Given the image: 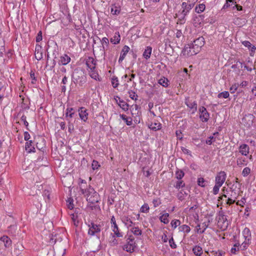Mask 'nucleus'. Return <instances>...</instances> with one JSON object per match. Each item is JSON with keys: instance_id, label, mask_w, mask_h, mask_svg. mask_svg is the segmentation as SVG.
Masks as SVG:
<instances>
[{"instance_id": "ea45409f", "label": "nucleus", "mask_w": 256, "mask_h": 256, "mask_svg": "<svg viewBox=\"0 0 256 256\" xmlns=\"http://www.w3.org/2000/svg\"><path fill=\"white\" fill-rule=\"evenodd\" d=\"M184 176V173L181 170H178L176 172V178L178 179V180H181Z\"/></svg>"}, {"instance_id": "1a4fd4ad", "label": "nucleus", "mask_w": 256, "mask_h": 256, "mask_svg": "<svg viewBox=\"0 0 256 256\" xmlns=\"http://www.w3.org/2000/svg\"><path fill=\"white\" fill-rule=\"evenodd\" d=\"M226 173L224 171H220L217 174L216 176V184L222 186L226 180Z\"/></svg>"}, {"instance_id": "2f4dec72", "label": "nucleus", "mask_w": 256, "mask_h": 256, "mask_svg": "<svg viewBox=\"0 0 256 256\" xmlns=\"http://www.w3.org/2000/svg\"><path fill=\"white\" fill-rule=\"evenodd\" d=\"M32 140H30L28 142H26V150L28 152H34L35 148L32 146Z\"/></svg>"}, {"instance_id": "f03ea898", "label": "nucleus", "mask_w": 256, "mask_h": 256, "mask_svg": "<svg viewBox=\"0 0 256 256\" xmlns=\"http://www.w3.org/2000/svg\"><path fill=\"white\" fill-rule=\"evenodd\" d=\"M126 243L123 246V250L129 252H132L136 246L134 238L132 235L126 236Z\"/></svg>"}, {"instance_id": "864d4df0", "label": "nucleus", "mask_w": 256, "mask_h": 256, "mask_svg": "<svg viewBox=\"0 0 256 256\" xmlns=\"http://www.w3.org/2000/svg\"><path fill=\"white\" fill-rule=\"evenodd\" d=\"M171 225L174 228H176L178 226H180V220H172L171 222Z\"/></svg>"}, {"instance_id": "7c9ffc66", "label": "nucleus", "mask_w": 256, "mask_h": 256, "mask_svg": "<svg viewBox=\"0 0 256 256\" xmlns=\"http://www.w3.org/2000/svg\"><path fill=\"white\" fill-rule=\"evenodd\" d=\"M130 231L135 236H140L142 234V230L137 226H134L130 228Z\"/></svg>"}, {"instance_id": "de8ad7c7", "label": "nucleus", "mask_w": 256, "mask_h": 256, "mask_svg": "<svg viewBox=\"0 0 256 256\" xmlns=\"http://www.w3.org/2000/svg\"><path fill=\"white\" fill-rule=\"evenodd\" d=\"M149 209H150V208H149L148 204H144L140 208V212H142L147 213L148 212Z\"/></svg>"}, {"instance_id": "a18cd8bd", "label": "nucleus", "mask_w": 256, "mask_h": 256, "mask_svg": "<svg viewBox=\"0 0 256 256\" xmlns=\"http://www.w3.org/2000/svg\"><path fill=\"white\" fill-rule=\"evenodd\" d=\"M198 184L201 187H205L206 186V181L203 178H199L198 179Z\"/></svg>"}, {"instance_id": "052dcab7", "label": "nucleus", "mask_w": 256, "mask_h": 256, "mask_svg": "<svg viewBox=\"0 0 256 256\" xmlns=\"http://www.w3.org/2000/svg\"><path fill=\"white\" fill-rule=\"evenodd\" d=\"M208 224H207L206 222H203L202 224V227L203 229L202 231H200V234H202L204 232L205 230L206 229V228L208 227Z\"/></svg>"}, {"instance_id": "412c9836", "label": "nucleus", "mask_w": 256, "mask_h": 256, "mask_svg": "<svg viewBox=\"0 0 256 256\" xmlns=\"http://www.w3.org/2000/svg\"><path fill=\"white\" fill-rule=\"evenodd\" d=\"M240 152L244 156H247L249 152V146L246 144H243L240 146Z\"/></svg>"}, {"instance_id": "c9c22d12", "label": "nucleus", "mask_w": 256, "mask_h": 256, "mask_svg": "<svg viewBox=\"0 0 256 256\" xmlns=\"http://www.w3.org/2000/svg\"><path fill=\"white\" fill-rule=\"evenodd\" d=\"M179 232L188 233L190 230V228L189 226L186 224H183L178 228Z\"/></svg>"}, {"instance_id": "e433bc0d", "label": "nucleus", "mask_w": 256, "mask_h": 256, "mask_svg": "<svg viewBox=\"0 0 256 256\" xmlns=\"http://www.w3.org/2000/svg\"><path fill=\"white\" fill-rule=\"evenodd\" d=\"M120 117L126 122L128 126L132 124V119L130 118H127L124 114H120Z\"/></svg>"}, {"instance_id": "a19ab883", "label": "nucleus", "mask_w": 256, "mask_h": 256, "mask_svg": "<svg viewBox=\"0 0 256 256\" xmlns=\"http://www.w3.org/2000/svg\"><path fill=\"white\" fill-rule=\"evenodd\" d=\"M188 195V193L186 192H183V190H181L179 193H178L177 196L179 200L182 201L184 199L185 196Z\"/></svg>"}, {"instance_id": "cd10ccee", "label": "nucleus", "mask_w": 256, "mask_h": 256, "mask_svg": "<svg viewBox=\"0 0 256 256\" xmlns=\"http://www.w3.org/2000/svg\"><path fill=\"white\" fill-rule=\"evenodd\" d=\"M148 127L150 130L156 131L161 128L162 125L160 122H154L152 123Z\"/></svg>"}, {"instance_id": "f704fd0d", "label": "nucleus", "mask_w": 256, "mask_h": 256, "mask_svg": "<svg viewBox=\"0 0 256 256\" xmlns=\"http://www.w3.org/2000/svg\"><path fill=\"white\" fill-rule=\"evenodd\" d=\"M120 7L116 5H112L111 6L110 12L114 15H117L120 14Z\"/></svg>"}, {"instance_id": "49530a36", "label": "nucleus", "mask_w": 256, "mask_h": 256, "mask_svg": "<svg viewBox=\"0 0 256 256\" xmlns=\"http://www.w3.org/2000/svg\"><path fill=\"white\" fill-rule=\"evenodd\" d=\"M186 15H184L183 14H182V12H180V14L179 15V17L178 20V24H183L185 22V16Z\"/></svg>"}, {"instance_id": "7ed1b4c3", "label": "nucleus", "mask_w": 256, "mask_h": 256, "mask_svg": "<svg viewBox=\"0 0 256 256\" xmlns=\"http://www.w3.org/2000/svg\"><path fill=\"white\" fill-rule=\"evenodd\" d=\"M72 78L74 84L79 83L80 84H82L86 82L84 72L82 70L78 69L74 70Z\"/></svg>"}, {"instance_id": "79ce46f5", "label": "nucleus", "mask_w": 256, "mask_h": 256, "mask_svg": "<svg viewBox=\"0 0 256 256\" xmlns=\"http://www.w3.org/2000/svg\"><path fill=\"white\" fill-rule=\"evenodd\" d=\"M206 8V6L204 4H200L198 6H196L195 10L197 13H201Z\"/></svg>"}, {"instance_id": "5fc2aeb1", "label": "nucleus", "mask_w": 256, "mask_h": 256, "mask_svg": "<svg viewBox=\"0 0 256 256\" xmlns=\"http://www.w3.org/2000/svg\"><path fill=\"white\" fill-rule=\"evenodd\" d=\"M102 44V49L104 50H105V47L104 46V44H105L106 46H108V38L104 37L102 38L101 40Z\"/></svg>"}, {"instance_id": "aec40b11", "label": "nucleus", "mask_w": 256, "mask_h": 256, "mask_svg": "<svg viewBox=\"0 0 256 256\" xmlns=\"http://www.w3.org/2000/svg\"><path fill=\"white\" fill-rule=\"evenodd\" d=\"M42 47L39 44H36V46L35 51V58H36L40 60L42 58V52H41Z\"/></svg>"}, {"instance_id": "9b49d317", "label": "nucleus", "mask_w": 256, "mask_h": 256, "mask_svg": "<svg viewBox=\"0 0 256 256\" xmlns=\"http://www.w3.org/2000/svg\"><path fill=\"white\" fill-rule=\"evenodd\" d=\"M204 38L203 37H200L194 40L191 44L194 47V48L196 49V50H198L199 52L201 48L204 45Z\"/></svg>"}, {"instance_id": "680f3d73", "label": "nucleus", "mask_w": 256, "mask_h": 256, "mask_svg": "<svg viewBox=\"0 0 256 256\" xmlns=\"http://www.w3.org/2000/svg\"><path fill=\"white\" fill-rule=\"evenodd\" d=\"M26 116H25L24 115H22V116H21V118H20V120L24 122V126L28 128V122L26 121Z\"/></svg>"}, {"instance_id": "39448f33", "label": "nucleus", "mask_w": 256, "mask_h": 256, "mask_svg": "<svg viewBox=\"0 0 256 256\" xmlns=\"http://www.w3.org/2000/svg\"><path fill=\"white\" fill-rule=\"evenodd\" d=\"M110 223L112 224V232L117 238H121L123 236V234L120 232L118 226L117 225L114 216H113L110 219Z\"/></svg>"}, {"instance_id": "9d476101", "label": "nucleus", "mask_w": 256, "mask_h": 256, "mask_svg": "<svg viewBox=\"0 0 256 256\" xmlns=\"http://www.w3.org/2000/svg\"><path fill=\"white\" fill-rule=\"evenodd\" d=\"M194 4L191 3L190 1L188 2H183L182 4V14L184 15H186L190 12V10L193 8Z\"/></svg>"}, {"instance_id": "2eb2a0df", "label": "nucleus", "mask_w": 256, "mask_h": 256, "mask_svg": "<svg viewBox=\"0 0 256 256\" xmlns=\"http://www.w3.org/2000/svg\"><path fill=\"white\" fill-rule=\"evenodd\" d=\"M86 110L83 107L78 109V114L80 119L84 122H86L88 118V113Z\"/></svg>"}, {"instance_id": "58836bf2", "label": "nucleus", "mask_w": 256, "mask_h": 256, "mask_svg": "<svg viewBox=\"0 0 256 256\" xmlns=\"http://www.w3.org/2000/svg\"><path fill=\"white\" fill-rule=\"evenodd\" d=\"M174 186L176 189H180V188H184L185 186V183L182 180H178L176 182V184L174 185Z\"/></svg>"}, {"instance_id": "4c0bfd02", "label": "nucleus", "mask_w": 256, "mask_h": 256, "mask_svg": "<svg viewBox=\"0 0 256 256\" xmlns=\"http://www.w3.org/2000/svg\"><path fill=\"white\" fill-rule=\"evenodd\" d=\"M158 84L166 88L168 86V80L166 78H161L158 80Z\"/></svg>"}, {"instance_id": "37998d69", "label": "nucleus", "mask_w": 256, "mask_h": 256, "mask_svg": "<svg viewBox=\"0 0 256 256\" xmlns=\"http://www.w3.org/2000/svg\"><path fill=\"white\" fill-rule=\"evenodd\" d=\"M235 2L232 0H226V3L224 4L223 8H226L228 7H231L232 9L233 6H234Z\"/></svg>"}, {"instance_id": "473e14b6", "label": "nucleus", "mask_w": 256, "mask_h": 256, "mask_svg": "<svg viewBox=\"0 0 256 256\" xmlns=\"http://www.w3.org/2000/svg\"><path fill=\"white\" fill-rule=\"evenodd\" d=\"M238 196V194H236V192H232V191H227L226 194H224V198H228L230 197V198H233L234 199H236L237 198V196Z\"/></svg>"}, {"instance_id": "c03bdc74", "label": "nucleus", "mask_w": 256, "mask_h": 256, "mask_svg": "<svg viewBox=\"0 0 256 256\" xmlns=\"http://www.w3.org/2000/svg\"><path fill=\"white\" fill-rule=\"evenodd\" d=\"M120 36L118 34L117 36L115 35L112 38L110 39V42L114 44H118L120 42Z\"/></svg>"}, {"instance_id": "393cba45", "label": "nucleus", "mask_w": 256, "mask_h": 256, "mask_svg": "<svg viewBox=\"0 0 256 256\" xmlns=\"http://www.w3.org/2000/svg\"><path fill=\"white\" fill-rule=\"evenodd\" d=\"M236 164L238 166L242 167L247 165L248 160L245 158L240 157L237 159Z\"/></svg>"}, {"instance_id": "5701e85b", "label": "nucleus", "mask_w": 256, "mask_h": 256, "mask_svg": "<svg viewBox=\"0 0 256 256\" xmlns=\"http://www.w3.org/2000/svg\"><path fill=\"white\" fill-rule=\"evenodd\" d=\"M242 234L245 238V241L249 242L251 238V232L250 229L248 228H244L242 231Z\"/></svg>"}, {"instance_id": "c756f323", "label": "nucleus", "mask_w": 256, "mask_h": 256, "mask_svg": "<svg viewBox=\"0 0 256 256\" xmlns=\"http://www.w3.org/2000/svg\"><path fill=\"white\" fill-rule=\"evenodd\" d=\"M118 99L120 100L118 106L124 110L127 111L128 110V104L124 100H120V98H118Z\"/></svg>"}, {"instance_id": "6e6d98bb", "label": "nucleus", "mask_w": 256, "mask_h": 256, "mask_svg": "<svg viewBox=\"0 0 256 256\" xmlns=\"http://www.w3.org/2000/svg\"><path fill=\"white\" fill-rule=\"evenodd\" d=\"M221 186H221L216 184L215 186H214V187L213 188V190H212L213 194L215 195L217 194L218 193L220 188Z\"/></svg>"}, {"instance_id": "b1692460", "label": "nucleus", "mask_w": 256, "mask_h": 256, "mask_svg": "<svg viewBox=\"0 0 256 256\" xmlns=\"http://www.w3.org/2000/svg\"><path fill=\"white\" fill-rule=\"evenodd\" d=\"M0 240L4 244V246L6 248L9 247L11 245L12 240L8 236H4L0 238Z\"/></svg>"}, {"instance_id": "4d7b16f0", "label": "nucleus", "mask_w": 256, "mask_h": 256, "mask_svg": "<svg viewBox=\"0 0 256 256\" xmlns=\"http://www.w3.org/2000/svg\"><path fill=\"white\" fill-rule=\"evenodd\" d=\"M238 84H234L230 88V90L231 93H234L238 89Z\"/></svg>"}, {"instance_id": "ddd939ff", "label": "nucleus", "mask_w": 256, "mask_h": 256, "mask_svg": "<svg viewBox=\"0 0 256 256\" xmlns=\"http://www.w3.org/2000/svg\"><path fill=\"white\" fill-rule=\"evenodd\" d=\"M52 48V55L54 56V58H57V55L58 54V47L56 42H52L50 43V44H48L46 48V51L51 50V49Z\"/></svg>"}, {"instance_id": "e2e57ef3", "label": "nucleus", "mask_w": 256, "mask_h": 256, "mask_svg": "<svg viewBox=\"0 0 256 256\" xmlns=\"http://www.w3.org/2000/svg\"><path fill=\"white\" fill-rule=\"evenodd\" d=\"M236 202V199H234L233 198H230V197L228 198V199L226 200V203L230 205L232 204H234Z\"/></svg>"}, {"instance_id": "f8f14e48", "label": "nucleus", "mask_w": 256, "mask_h": 256, "mask_svg": "<svg viewBox=\"0 0 256 256\" xmlns=\"http://www.w3.org/2000/svg\"><path fill=\"white\" fill-rule=\"evenodd\" d=\"M138 108H139L138 105L136 104L131 110L132 114L134 118V122L136 124H139L140 122V117L138 116Z\"/></svg>"}, {"instance_id": "dca6fc26", "label": "nucleus", "mask_w": 256, "mask_h": 256, "mask_svg": "<svg viewBox=\"0 0 256 256\" xmlns=\"http://www.w3.org/2000/svg\"><path fill=\"white\" fill-rule=\"evenodd\" d=\"M65 115L66 120L70 119V118H74L77 116L74 109L72 108H68L66 109Z\"/></svg>"}, {"instance_id": "bf43d9fd", "label": "nucleus", "mask_w": 256, "mask_h": 256, "mask_svg": "<svg viewBox=\"0 0 256 256\" xmlns=\"http://www.w3.org/2000/svg\"><path fill=\"white\" fill-rule=\"evenodd\" d=\"M169 244H170V246L172 248H176V245L175 244L174 238H170L169 240Z\"/></svg>"}, {"instance_id": "20e7f679", "label": "nucleus", "mask_w": 256, "mask_h": 256, "mask_svg": "<svg viewBox=\"0 0 256 256\" xmlns=\"http://www.w3.org/2000/svg\"><path fill=\"white\" fill-rule=\"evenodd\" d=\"M194 46L190 44L185 46L183 48L182 54L188 57L192 56L195 55L198 52V50H196V49H194Z\"/></svg>"}, {"instance_id": "f257e3e1", "label": "nucleus", "mask_w": 256, "mask_h": 256, "mask_svg": "<svg viewBox=\"0 0 256 256\" xmlns=\"http://www.w3.org/2000/svg\"><path fill=\"white\" fill-rule=\"evenodd\" d=\"M80 190L82 193L86 197V200L88 204H96L100 200L98 194L90 185L88 188H85L82 184L80 185Z\"/></svg>"}, {"instance_id": "423d86ee", "label": "nucleus", "mask_w": 256, "mask_h": 256, "mask_svg": "<svg viewBox=\"0 0 256 256\" xmlns=\"http://www.w3.org/2000/svg\"><path fill=\"white\" fill-rule=\"evenodd\" d=\"M200 118L202 122H207L210 118V114L204 106H200L198 109Z\"/></svg>"}, {"instance_id": "774afa93", "label": "nucleus", "mask_w": 256, "mask_h": 256, "mask_svg": "<svg viewBox=\"0 0 256 256\" xmlns=\"http://www.w3.org/2000/svg\"><path fill=\"white\" fill-rule=\"evenodd\" d=\"M234 8H236L237 10L240 11L242 10V7L241 6L238 5L236 4V2H235L234 6H233L232 10H234Z\"/></svg>"}, {"instance_id": "c85d7f7f", "label": "nucleus", "mask_w": 256, "mask_h": 256, "mask_svg": "<svg viewBox=\"0 0 256 256\" xmlns=\"http://www.w3.org/2000/svg\"><path fill=\"white\" fill-rule=\"evenodd\" d=\"M123 222L124 223L125 225H126L128 228L132 227L135 225V224L134 223L130 218L128 216H126L124 218Z\"/></svg>"}, {"instance_id": "6ab92c4d", "label": "nucleus", "mask_w": 256, "mask_h": 256, "mask_svg": "<svg viewBox=\"0 0 256 256\" xmlns=\"http://www.w3.org/2000/svg\"><path fill=\"white\" fill-rule=\"evenodd\" d=\"M70 61V58L67 54H64L60 57L58 62L60 65H66Z\"/></svg>"}, {"instance_id": "0eeeda50", "label": "nucleus", "mask_w": 256, "mask_h": 256, "mask_svg": "<svg viewBox=\"0 0 256 256\" xmlns=\"http://www.w3.org/2000/svg\"><path fill=\"white\" fill-rule=\"evenodd\" d=\"M254 116L252 114L245 115L242 119V123L246 127H250L254 122Z\"/></svg>"}, {"instance_id": "8fccbe9b", "label": "nucleus", "mask_w": 256, "mask_h": 256, "mask_svg": "<svg viewBox=\"0 0 256 256\" xmlns=\"http://www.w3.org/2000/svg\"><path fill=\"white\" fill-rule=\"evenodd\" d=\"M230 96L229 92L228 91H224L218 94V98H226Z\"/></svg>"}, {"instance_id": "6e6552de", "label": "nucleus", "mask_w": 256, "mask_h": 256, "mask_svg": "<svg viewBox=\"0 0 256 256\" xmlns=\"http://www.w3.org/2000/svg\"><path fill=\"white\" fill-rule=\"evenodd\" d=\"M89 227L88 234L90 236H94L100 232L101 226L100 224L98 225L94 222H91Z\"/></svg>"}, {"instance_id": "338daca9", "label": "nucleus", "mask_w": 256, "mask_h": 256, "mask_svg": "<svg viewBox=\"0 0 256 256\" xmlns=\"http://www.w3.org/2000/svg\"><path fill=\"white\" fill-rule=\"evenodd\" d=\"M98 76V74L95 72L94 70H91L90 76L92 78L96 80Z\"/></svg>"}, {"instance_id": "72a5a7b5", "label": "nucleus", "mask_w": 256, "mask_h": 256, "mask_svg": "<svg viewBox=\"0 0 256 256\" xmlns=\"http://www.w3.org/2000/svg\"><path fill=\"white\" fill-rule=\"evenodd\" d=\"M169 216V214L168 213H165L163 214L162 216H160V220L161 222L167 224L169 222V220L168 218Z\"/></svg>"}, {"instance_id": "0e129e2a", "label": "nucleus", "mask_w": 256, "mask_h": 256, "mask_svg": "<svg viewBox=\"0 0 256 256\" xmlns=\"http://www.w3.org/2000/svg\"><path fill=\"white\" fill-rule=\"evenodd\" d=\"M42 32L41 31H40L37 34V36L36 37V42H40L42 40Z\"/></svg>"}, {"instance_id": "603ef678", "label": "nucleus", "mask_w": 256, "mask_h": 256, "mask_svg": "<svg viewBox=\"0 0 256 256\" xmlns=\"http://www.w3.org/2000/svg\"><path fill=\"white\" fill-rule=\"evenodd\" d=\"M250 169L248 167H246L244 168L242 172V175L244 177L247 176L250 173Z\"/></svg>"}, {"instance_id": "4be33fe9", "label": "nucleus", "mask_w": 256, "mask_h": 256, "mask_svg": "<svg viewBox=\"0 0 256 256\" xmlns=\"http://www.w3.org/2000/svg\"><path fill=\"white\" fill-rule=\"evenodd\" d=\"M236 182L232 184V186L230 187V191L232 192H236V194H238L240 188V184L238 182V178L236 179Z\"/></svg>"}, {"instance_id": "69168bd1", "label": "nucleus", "mask_w": 256, "mask_h": 256, "mask_svg": "<svg viewBox=\"0 0 256 256\" xmlns=\"http://www.w3.org/2000/svg\"><path fill=\"white\" fill-rule=\"evenodd\" d=\"M92 169L95 170L97 169L98 166H100V165L98 164V163L96 160H93L92 164Z\"/></svg>"}, {"instance_id": "3c124183", "label": "nucleus", "mask_w": 256, "mask_h": 256, "mask_svg": "<svg viewBox=\"0 0 256 256\" xmlns=\"http://www.w3.org/2000/svg\"><path fill=\"white\" fill-rule=\"evenodd\" d=\"M112 84L114 88L118 87V80L117 77L113 76L112 78Z\"/></svg>"}, {"instance_id": "a211bd4d", "label": "nucleus", "mask_w": 256, "mask_h": 256, "mask_svg": "<svg viewBox=\"0 0 256 256\" xmlns=\"http://www.w3.org/2000/svg\"><path fill=\"white\" fill-rule=\"evenodd\" d=\"M130 50V48L127 46H124L121 52V54L120 55V57L118 60V62L121 63L122 61L124 60L126 56L128 54Z\"/></svg>"}, {"instance_id": "13d9d810", "label": "nucleus", "mask_w": 256, "mask_h": 256, "mask_svg": "<svg viewBox=\"0 0 256 256\" xmlns=\"http://www.w3.org/2000/svg\"><path fill=\"white\" fill-rule=\"evenodd\" d=\"M66 120L68 122V131L71 132L72 130H74L73 123L71 122L70 119Z\"/></svg>"}, {"instance_id": "a878e982", "label": "nucleus", "mask_w": 256, "mask_h": 256, "mask_svg": "<svg viewBox=\"0 0 256 256\" xmlns=\"http://www.w3.org/2000/svg\"><path fill=\"white\" fill-rule=\"evenodd\" d=\"M152 48L151 46H147L146 48V49L143 53V56L146 60H148L150 58L151 53H152Z\"/></svg>"}, {"instance_id": "f3484780", "label": "nucleus", "mask_w": 256, "mask_h": 256, "mask_svg": "<svg viewBox=\"0 0 256 256\" xmlns=\"http://www.w3.org/2000/svg\"><path fill=\"white\" fill-rule=\"evenodd\" d=\"M185 104L186 105L191 109H193L192 113H194L197 110V103L196 101L192 102L188 98L186 99Z\"/></svg>"}, {"instance_id": "4468645a", "label": "nucleus", "mask_w": 256, "mask_h": 256, "mask_svg": "<svg viewBox=\"0 0 256 256\" xmlns=\"http://www.w3.org/2000/svg\"><path fill=\"white\" fill-rule=\"evenodd\" d=\"M86 63L88 68L90 70H95L96 61L92 57H88L86 58Z\"/></svg>"}, {"instance_id": "09e8293b", "label": "nucleus", "mask_w": 256, "mask_h": 256, "mask_svg": "<svg viewBox=\"0 0 256 256\" xmlns=\"http://www.w3.org/2000/svg\"><path fill=\"white\" fill-rule=\"evenodd\" d=\"M204 18V16L202 14L198 15V16H196L194 18V23L196 24V22L198 23L199 24H201Z\"/></svg>"}, {"instance_id": "bb28decb", "label": "nucleus", "mask_w": 256, "mask_h": 256, "mask_svg": "<svg viewBox=\"0 0 256 256\" xmlns=\"http://www.w3.org/2000/svg\"><path fill=\"white\" fill-rule=\"evenodd\" d=\"M193 252L196 256H200L202 254V247L198 246H194L192 248Z\"/></svg>"}]
</instances>
